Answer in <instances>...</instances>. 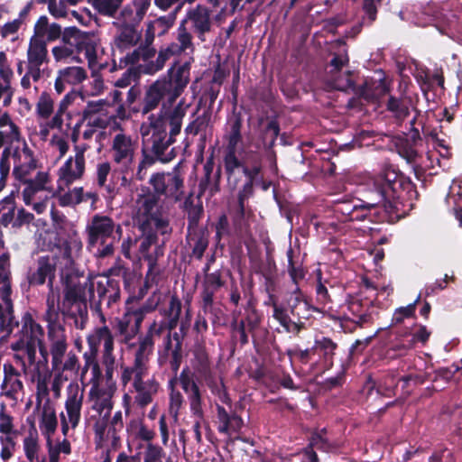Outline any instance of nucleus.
Returning <instances> with one entry per match:
<instances>
[{"instance_id": "nucleus-33", "label": "nucleus", "mask_w": 462, "mask_h": 462, "mask_svg": "<svg viewBox=\"0 0 462 462\" xmlns=\"http://www.w3.org/2000/svg\"><path fill=\"white\" fill-rule=\"evenodd\" d=\"M135 24L127 23L122 26L114 38L112 49L114 53L124 51L134 47L141 39L140 32L135 29Z\"/></svg>"}, {"instance_id": "nucleus-41", "label": "nucleus", "mask_w": 462, "mask_h": 462, "mask_svg": "<svg viewBox=\"0 0 462 462\" xmlns=\"http://www.w3.org/2000/svg\"><path fill=\"white\" fill-rule=\"evenodd\" d=\"M254 214L250 208L245 204H238L237 209L232 217L233 226L239 236H246L250 232L251 223L254 221Z\"/></svg>"}, {"instance_id": "nucleus-50", "label": "nucleus", "mask_w": 462, "mask_h": 462, "mask_svg": "<svg viewBox=\"0 0 462 462\" xmlns=\"http://www.w3.org/2000/svg\"><path fill=\"white\" fill-rule=\"evenodd\" d=\"M85 34L86 32H83L75 26L68 27L63 32H61L60 43L65 45L67 48L71 49L74 53H77Z\"/></svg>"}, {"instance_id": "nucleus-6", "label": "nucleus", "mask_w": 462, "mask_h": 462, "mask_svg": "<svg viewBox=\"0 0 462 462\" xmlns=\"http://www.w3.org/2000/svg\"><path fill=\"white\" fill-rule=\"evenodd\" d=\"M242 122L240 118H235L228 123V129L223 136L224 146V168L227 175L229 185L234 188L238 183L240 168L253 157L263 161V154L251 149L250 145L244 143L242 134Z\"/></svg>"}, {"instance_id": "nucleus-57", "label": "nucleus", "mask_w": 462, "mask_h": 462, "mask_svg": "<svg viewBox=\"0 0 462 462\" xmlns=\"http://www.w3.org/2000/svg\"><path fill=\"white\" fill-rule=\"evenodd\" d=\"M206 176L205 180H202L199 183L200 194L208 193V197L211 198L216 195L219 190V173H217L216 179L212 180L210 179L211 166L206 164L205 167Z\"/></svg>"}, {"instance_id": "nucleus-53", "label": "nucleus", "mask_w": 462, "mask_h": 462, "mask_svg": "<svg viewBox=\"0 0 462 462\" xmlns=\"http://www.w3.org/2000/svg\"><path fill=\"white\" fill-rule=\"evenodd\" d=\"M88 4L101 15L113 18L122 3L119 0H88Z\"/></svg>"}, {"instance_id": "nucleus-5", "label": "nucleus", "mask_w": 462, "mask_h": 462, "mask_svg": "<svg viewBox=\"0 0 462 462\" xmlns=\"http://www.w3.org/2000/svg\"><path fill=\"white\" fill-rule=\"evenodd\" d=\"M34 34L30 39L26 53L25 74L21 78L20 85L23 90L32 88V82H38L44 72L42 66L49 61L47 42H54L61 36V26L50 23L47 16H41L34 24Z\"/></svg>"}, {"instance_id": "nucleus-7", "label": "nucleus", "mask_w": 462, "mask_h": 462, "mask_svg": "<svg viewBox=\"0 0 462 462\" xmlns=\"http://www.w3.org/2000/svg\"><path fill=\"white\" fill-rule=\"evenodd\" d=\"M122 226L108 216L94 215L86 226L87 243L89 250H95L99 258L110 256L115 245L121 239Z\"/></svg>"}, {"instance_id": "nucleus-45", "label": "nucleus", "mask_w": 462, "mask_h": 462, "mask_svg": "<svg viewBox=\"0 0 462 462\" xmlns=\"http://www.w3.org/2000/svg\"><path fill=\"white\" fill-rule=\"evenodd\" d=\"M47 311H46V319L48 321V328L50 326H60L56 323L59 312L61 311L65 316L73 319L71 316L64 313L63 311V303L60 306V293L59 290L54 289L52 286L51 289H49V293L47 297Z\"/></svg>"}, {"instance_id": "nucleus-12", "label": "nucleus", "mask_w": 462, "mask_h": 462, "mask_svg": "<svg viewBox=\"0 0 462 462\" xmlns=\"http://www.w3.org/2000/svg\"><path fill=\"white\" fill-rule=\"evenodd\" d=\"M84 404V389L77 383H69L66 388L63 410L59 413L60 430L64 437L69 436L70 430H75L82 417Z\"/></svg>"}, {"instance_id": "nucleus-32", "label": "nucleus", "mask_w": 462, "mask_h": 462, "mask_svg": "<svg viewBox=\"0 0 462 462\" xmlns=\"http://www.w3.org/2000/svg\"><path fill=\"white\" fill-rule=\"evenodd\" d=\"M87 79V71L82 67H67L58 71L54 89L60 95L65 91L67 85H78Z\"/></svg>"}, {"instance_id": "nucleus-37", "label": "nucleus", "mask_w": 462, "mask_h": 462, "mask_svg": "<svg viewBox=\"0 0 462 462\" xmlns=\"http://www.w3.org/2000/svg\"><path fill=\"white\" fill-rule=\"evenodd\" d=\"M152 0H132L121 11V15L126 23L139 24L151 7Z\"/></svg>"}, {"instance_id": "nucleus-38", "label": "nucleus", "mask_w": 462, "mask_h": 462, "mask_svg": "<svg viewBox=\"0 0 462 462\" xmlns=\"http://www.w3.org/2000/svg\"><path fill=\"white\" fill-rule=\"evenodd\" d=\"M12 291H2V301L0 303V328L6 334H10L14 327L17 325V321L14 319L13 301L11 299Z\"/></svg>"}, {"instance_id": "nucleus-58", "label": "nucleus", "mask_w": 462, "mask_h": 462, "mask_svg": "<svg viewBox=\"0 0 462 462\" xmlns=\"http://www.w3.org/2000/svg\"><path fill=\"white\" fill-rule=\"evenodd\" d=\"M193 365L201 375L206 377L210 374L208 355L204 347L198 346L195 348Z\"/></svg>"}, {"instance_id": "nucleus-39", "label": "nucleus", "mask_w": 462, "mask_h": 462, "mask_svg": "<svg viewBox=\"0 0 462 462\" xmlns=\"http://www.w3.org/2000/svg\"><path fill=\"white\" fill-rule=\"evenodd\" d=\"M344 317L356 324L362 325L368 321L367 307L357 297H351L345 304Z\"/></svg>"}, {"instance_id": "nucleus-49", "label": "nucleus", "mask_w": 462, "mask_h": 462, "mask_svg": "<svg viewBox=\"0 0 462 462\" xmlns=\"http://www.w3.org/2000/svg\"><path fill=\"white\" fill-rule=\"evenodd\" d=\"M313 448L326 452H328L333 448L328 439L325 437V432L323 431L316 432L311 436L310 448H307L305 452L310 462H318L317 454L312 450Z\"/></svg>"}, {"instance_id": "nucleus-16", "label": "nucleus", "mask_w": 462, "mask_h": 462, "mask_svg": "<svg viewBox=\"0 0 462 462\" xmlns=\"http://www.w3.org/2000/svg\"><path fill=\"white\" fill-rule=\"evenodd\" d=\"M14 417L5 405L0 408V458L6 462L11 459L16 450L20 430L15 426Z\"/></svg>"}, {"instance_id": "nucleus-10", "label": "nucleus", "mask_w": 462, "mask_h": 462, "mask_svg": "<svg viewBox=\"0 0 462 462\" xmlns=\"http://www.w3.org/2000/svg\"><path fill=\"white\" fill-rule=\"evenodd\" d=\"M50 341V354L51 356V369L59 370L63 374L77 372L79 367L78 356L69 352L65 329L62 326H50L48 332Z\"/></svg>"}, {"instance_id": "nucleus-48", "label": "nucleus", "mask_w": 462, "mask_h": 462, "mask_svg": "<svg viewBox=\"0 0 462 462\" xmlns=\"http://www.w3.org/2000/svg\"><path fill=\"white\" fill-rule=\"evenodd\" d=\"M15 212L14 196L11 193L0 201V224L4 226H12Z\"/></svg>"}, {"instance_id": "nucleus-59", "label": "nucleus", "mask_w": 462, "mask_h": 462, "mask_svg": "<svg viewBox=\"0 0 462 462\" xmlns=\"http://www.w3.org/2000/svg\"><path fill=\"white\" fill-rule=\"evenodd\" d=\"M387 109L393 113V116L398 121H403L410 114L408 103L394 97H389Z\"/></svg>"}, {"instance_id": "nucleus-19", "label": "nucleus", "mask_w": 462, "mask_h": 462, "mask_svg": "<svg viewBox=\"0 0 462 462\" xmlns=\"http://www.w3.org/2000/svg\"><path fill=\"white\" fill-rule=\"evenodd\" d=\"M33 414L38 418L39 430L44 439L52 438L59 421L50 394L35 396Z\"/></svg>"}, {"instance_id": "nucleus-11", "label": "nucleus", "mask_w": 462, "mask_h": 462, "mask_svg": "<svg viewBox=\"0 0 462 462\" xmlns=\"http://www.w3.org/2000/svg\"><path fill=\"white\" fill-rule=\"evenodd\" d=\"M113 129H118L119 132L115 134L111 140L109 152L112 162L118 166L122 173L128 174L134 170L138 142L125 133L116 122L114 123Z\"/></svg>"}, {"instance_id": "nucleus-13", "label": "nucleus", "mask_w": 462, "mask_h": 462, "mask_svg": "<svg viewBox=\"0 0 462 462\" xmlns=\"http://www.w3.org/2000/svg\"><path fill=\"white\" fill-rule=\"evenodd\" d=\"M9 150L6 161L10 163V158L14 160L13 175L20 184L32 181L39 168L38 160L33 152L26 143L23 147H5L4 150Z\"/></svg>"}, {"instance_id": "nucleus-47", "label": "nucleus", "mask_w": 462, "mask_h": 462, "mask_svg": "<svg viewBox=\"0 0 462 462\" xmlns=\"http://www.w3.org/2000/svg\"><path fill=\"white\" fill-rule=\"evenodd\" d=\"M77 53H84L91 69L97 67V43L88 32H86Z\"/></svg>"}, {"instance_id": "nucleus-29", "label": "nucleus", "mask_w": 462, "mask_h": 462, "mask_svg": "<svg viewBox=\"0 0 462 462\" xmlns=\"http://www.w3.org/2000/svg\"><path fill=\"white\" fill-rule=\"evenodd\" d=\"M14 72L5 51H0V96L4 98V107L11 105L14 94L12 81Z\"/></svg>"}, {"instance_id": "nucleus-8", "label": "nucleus", "mask_w": 462, "mask_h": 462, "mask_svg": "<svg viewBox=\"0 0 462 462\" xmlns=\"http://www.w3.org/2000/svg\"><path fill=\"white\" fill-rule=\"evenodd\" d=\"M149 361L134 356L131 365H121L120 383L124 387L132 383L136 393L134 402L142 408L152 402L159 389V383L155 379L147 378Z\"/></svg>"}, {"instance_id": "nucleus-23", "label": "nucleus", "mask_w": 462, "mask_h": 462, "mask_svg": "<svg viewBox=\"0 0 462 462\" xmlns=\"http://www.w3.org/2000/svg\"><path fill=\"white\" fill-rule=\"evenodd\" d=\"M56 259L52 256H41L37 259L34 267L27 273V281L31 286L43 285L46 282L48 288L51 289L55 279Z\"/></svg>"}, {"instance_id": "nucleus-15", "label": "nucleus", "mask_w": 462, "mask_h": 462, "mask_svg": "<svg viewBox=\"0 0 462 462\" xmlns=\"http://www.w3.org/2000/svg\"><path fill=\"white\" fill-rule=\"evenodd\" d=\"M348 56L344 51L334 56L329 65L327 68L325 83L330 89H336L340 91H353L355 90V85L351 78L349 70L342 71L343 68L348 64Z\"/></svg>"}, {"instance_id": "nucleus-60", "label": "nucleus", "mask_w": 462, "mask_h": 462, "mask_svg": "<svg viewBox=\"0 0 462 462\" xmlns=\"http://www.w3.org/2000/svg\"><path fill=\"white\" fill-rule=\"evenodd\" d=\"M210 121V114L208 112L198 116L189 125L185 128L187 134L197 135L199 134H205L208 127Z\"/></svg>"}, {"instance_id": "nucleus-22", "label": "nucleus", "mask_w": 462, "mask_h": 462, "mask_svg": "<svg viewBox=\"0 0 462 462\" xmlns=\"http://www.w3.org/2000/svg\"><path fill=\"white\" fill-rule=\"evenodd\" d=\"M180 23H183L187 27L189 25L201 42H206V35L211 32L213 27L210 10L201 5L189 9Z\"/></svg>"}, {"instance_id": "nucleus-4", "label": "nucleus", "mask_w": 462, "mask_h": 462, "mask_svg": "<svg viewBox=\"0 0 462 462\" xmlns=\"http://www.w3.org/2000/svg\"><path fill=\"white\" fill-rule=\"evenodd\" d=\"M185 107L180 103L169 115H151L141 126V134L144 143L151 145L157 159L166 162L171 160L167 151L175 142V136L180 134Z\"/></svg>"}, {"instance_id": "nucleus-43", "label": "nucleus", "mask_w": 462, "mask_h": 462, "mask_svg": "<svg viewBox=\"0 0 462 462\" xmlns=\"http://www.w3.org/2000/svg\"><path fill=\"white\" fill-rule=\"evenodd\" d=\"M60 189L59 185L53 193L61 207H75L85 201V192L82 187H76L71 189Z\"/></svg>"}, {"instance_id": "nucleus-42", "label": "nucleus", "mask_w": 462, "mask_h": 462, "mask_svg": "<svg viewBox=\"0 0 462 462\" xmlns=\"http://www.w3.org/2000/svg\"><path fill=\"white\" fill-rule=\"evenodd\" d=\"M21 333L24 341L41 343L43 339V328L37 323L30 313H25L22 318Z\"/></svg>"}, {"instance_id": "nucleus-35", "label": "nucleus", "mask_w": 462, "mask_h": 462, "mask_svg": "<svg viewBox=\"0 0 462 462\" xmlns=\"http://www.w3.org/2000/svg\"><path fill=\"white\" fill-rule=\"evenodd\" d=\"M223 284L224 282L218 271L205 274L200 292L202 307L205 310L213 305L214 296Z\"/></svg>"}, {"instance_id": "nucleus-40", "label": "nucleus", "mask_w": 462, "mask_h": 462, "mask_svg": "<svg viewBox=\"0 0 462 462\" xmlns=\"http://www.w3.org/2000/svg\"><path fill=\"white\" fill-rule=\"evenodd\" d=\"M387 91L388 88L384 80L366 79L362 86L355 88L354 93L367 101H372L381 97Z\"/></svg>"}, {"instance_id": "nucleus-3", "label": "nucleus", "mask_w": 462, "mask_h": 462, "mask_svg": "<svg viewBox=\"0 0 462 462\" xmlns=\"http://www.w3.org/2000/svg\"><path fill=\"white\" fill-rule=\"evenodd\" d=\"M404 177L394 170L387 169L372 180L375 198L364 204L359 200L338 202L336 212L344 217L345 221L364 220L367 217L366 210L374 207L383 208L387 213L393 214L399 210V199L402 196Z\"/></svg>"}, {"instance_id": "nucleus-63", "label": "nucleus", "mask_w": 462, "mask_h": 462, "mask_svg": "<svg viewBox=\"0 0 462 462\" xmlns=\"http://www.w3.org/2000/svg\"><path fill=\"white\" fill-rule=\"evenodd\" d=\"M166 457L164 449L154 443H147L143 451V462H163Z\"/></svg>"}, {"instance_id": "nucleus-44", "label": "nucleus", "mask_w": 462, "mask_h": 462, "mask_svg": "<svg viewBox=\"0 0 462 462\" xmlns=\"http://www.w3.org/2000/svg\"><path fill=\"white\" fill-rule=\"evenodd\" d=\"M336 348L337 344L326 337H317L312 346L313 354L320 356L323 365L327 368L332 366Z\"/></svg>"}, {"instance_id": "nucleus-28", "label": "nucleus", "mask_w": 462, "mask_h": 462, "mask_svg": "<svg viewBox=\"0 0 462 462\" xmlns=\"http://www.w3.org/2000/svg\"><path fill=\"white\" fill-rule=\"evenodd\" d=\"M21 374L13 365H4V379L1 384V396L17 402L23 393V383L20 378Z\"/></svg>"}, {"instance_id": "nucleus-52", "label": "nucleus", "mask_w": 462, "mask_h": 462, "mask_svg": "<svg viewBox=\"0 0 462 462\" xmlns=\"http://www.w3.org/2000/svg\"><path fill=\"white\" fill-rule=\"evenodd\" d=\"M54 113V99L46 91L41 93L36 103L35 114L37 118L47 120Z\"/></svg>"}, {"instance_id": "nucleus-34", "label": "nucleus", "mask_w": 462, "mask_h": 462, "mask_svg": "<svg viewBox=\"0 0 462 462\" xmlns=\"http://www.w3.org/2000/svg\"><path fill=\"white\" fill-rule=\"evenodd\" d=\"M195 51L193 36L189 28L180 23L175 33V41L169 45V51L177 56L182 53L192 54Z\"/></svg>"}, {"instance_id": "nucleus-31", "label": "nucleus", "mask_w": 462, "mask_h": 462, "mask_svg": "<svg viewBox=\"0 0 462 462\" xmlns=\"http://www.w3.org/2000/svg\"><path fill=\"white\" fill-rule=\"evenodd\" d=\"M167 323L164 320L160 322L153 321L147 331V334L141 338L138 346L134 352V357L150 360L152 353L154 338L160 337L166 329Z\"/></svg>"}, {"instance_id": "nucleus-17", "label": "nucleus", "mask_w": 462, "mask_h": 462, "mask_svg": "<svg viewBox=\"0 0 462 462\" xmlns=\"http://www.w3.org/2000/svg\"><path fill=\"white\" fill-rule=\"evenodd\" d=\"M84 366L81 371V379L90 369L89 389L87 394V403L89 415H97L100 390H102V371L100 365L91 354L85 352L83 355Z\"/></svg>"}, {"instance_id": "nucleus-18", "label": "nucleus", "mask_w": 462, "mask_h": 462, "mask_svg": "<svg viewBox=\"0 0 462 462\" xmlns=\"http://www.w3.org/2000/svg\"><path fill=\"white\" fill-rule=\"evenodd\" d=\"M14 359L21 364L24 374L35 383V396L50 394V381L51 380V370L49 368L48 361L38 360L26 365L23 356L14 355Z\"/></svg>"}, {"instance_id": "nucleus-9", "label": "nucleus", "mask_w": 462, "mask_h": 462, "mask_svg": "<svg viewBox=\"0 0 462 462\" xmlns=\"http://www.w3.org/2000/svg\"><path fill=\"white\" fill-rule=\"evenodd\" d=\"M134 219L143 233L155 229L166 234L169 230L168 221L160 214L158 198L148 188H142L137 194Z\"/></svg>"}, {"instance_id": "nucleus-36", "label": "nucleus", "mask_w": 462, "mask_h": 462, "mask_svg": "<svg viewBox=\"0 0 462 462\" xmlns=\"http://www.w3.org/2000/svg\"><path fill=\"white\" fill-rule=\"evenodd\" d=\"M217 418L218 421L217 430L228 436L240 431L244 425V421L240 416L235 412H227L226 410L220 405H217Z\"/></svg>"}, {"instance_id": "nucleus-24", "label": "nucleus", "mask_w": 462, "mask_h": 462, "mask_svg": "<svg viewBox=\"0 0 462 462\" xmlns=\"http://www.w3.org/2000/svg\"><path fill=\"white\" fill-rule=\"evenodd\" d=\"M86 171V159L70 155L57 171V183L60 189H68L75 181L80 180Z\"/></svg>"}, {"instance_id": "nucleus-26", "label": "nucleus", "mask_w": 462, "mask_h": 462, "mask_svg": "<svg viewBox=\"0 0 462 462\" xmlns=\"http://www.w3.org/2000/svg\"><path fill=\"white\" fill-rule=\"evenodd\" d=\"M262 171L263 161H258L256 157L249 159L245 165L241 166L240 172L244 173L247 180L238 192V204H245V201L253 196L254 185L258 184L259 175L262 174Z\"/></svg>"}, {"instance_id": "nucleus-62", "label": "nucleus", "mask_w": 462, "mask_h": 462, "mask_svg": "<svg viewBox=\"0 0 462 462\" xmlns=\"http://www.w3.org/2000/svg\"><path fill=\"white\" fill-rule=\"evenodd\" d=\"M181 312V301L177 295H171L169 302V308L164 311V315L169 319V329L173 328L179 320Z\"/></svg>"}, {"instance_id": "nucleus-51", "label": "nucleus", "mask_w": 462, "mask_h": 462, "mask_svg": "<svg viewBox=\"0 0 462 462\" xmlns=\"http://www.w3.org/2000/svg\"><path fill=\"white\" fill-rule=\"evenodd\" d=\"M162 83L156 80L149 88L144 99V112L153 109L162 97L168 99V91H166Z\"/></svg>"}, {"instance_id": "nucleus-2", "label": "nucleus", "mask_w": 462, "mask_h": 462, "mask_svg": "<svg viewBox=\"0 0 462 462\" xmlns=\"http://www.w3.org/2000/svg\"><path fill=\"white\" fill-rule=\"evenodd\" d=\"M103 367L105 373L102 374V390L99 393L97 413L89 415V421L92 424L97 444L115 447L119 442V433L124 429L122 411H116L112 414L117 392V383L115 379L117 365H103Z\"/></svg>"}, {"instance_id": "nucleus-30", "label": "nucleus", "mask_w": 462, "mask_h": 462, "mask_svg": "<svg viewBox=\"0 0 462 462\" xmlns=\"http://www.w3.org/2000/svg\"><path fill=\"white\" fill-rule=\"evenodd\" d=\"M51 183V179L48 171H37L32 181L22 183V197L25 205L30 206L36 200L39 193L48 190Z\"/></svg>"}, {"instance_id": "nucleus-56", "label": "nucleus", "mask_w": 462, "mask_h": 462, "mask_svg": "<svg viewBox=\"0 0 462 462\" xmlns=\"http://www.w3.org/2000/svg\"><path fill=\"white\" fill-rule=\"evenodd\" d=\"M288 273L291 281L298 286V282L305 277V270L302 263L294 260V252L291 247L287 251Z\"/></svg>"}, {"instance_id": "nucleus-54", "label": "nucleus", "mask_w": 462, "mask_h": 462, "mask_svg": "<svg viewBox=\"0 0 462 462\" xmlns=\"http://www.w3.org/2000/svg\"><path fill=\"white\" fill-rule=\"evenodd\" d=\"M155 55V50L149 46L139 47L134 50L131 53H127L125 57L126 64L139 65L142 68L141 61L148 62Z\"/></svg>"}, {"instance_id": "nucleus-1", "label": "nucleus", "mask_w": 462, "mask_h": 462, "mask_svg": "<svg viewBox=\"0 0 462 462\" xmlns=\"http://www.w3.org/2000/svg\"><path fill=\"white\" fill-rule=\"evenodd\" d=\"M96 292L98 300L108 298V304L119 298L117 282L106 276L87 278L80 282L79 277H69L63 299V311L71 316L77 328L83 329L88 320L87 300H94Z\"/></svg>"}, {"instance_id": "nucleus-55", "label": "nucleus", "mask_w": 462, "mask_h": 462, "mask_svg": "<svg viewBox=\"0 0 462 462\" xmlns=\"http://www.w3.org/2000/svg\"><path fill=\"white\" fill-rule=\"evenodd\" d=\"M273 317L284 328L287 332H299L300 326L291 321L287 310L276 303L273 304Z\"/></svg>"}, {"instance_id": "nucleus-64", "label": "nucleus", "mask_w": 462, "mask_h": 462, "mask_svg": "<svg viewBox=\"0 0 462 462\" xmlns=\"http://www.w3.org/2000/svg\"><path fill=\"white\" fill-rule=\"evenodd\" d=\"M129 427V430L134 432L135 438L147 441L148 443H152V441L155 437V432L142 421L132 420Z\"/></svg>"}, {"instance_id": "nucleus-25", "label": "nucleus", "mask_w": 462, "mask_h": 462, "mask_svg": "<svg viewBox=\"0 0 462 462\" xmlns=\"http://www.w3.org/2000/svg\"><path fill=\"white\" fill-rule=\"evenodd\" d=\"M162 299L163 294L161 291H154L148 299L145 306L137 309H127L123 317L119 319L130 328V331L133 334H137L143 320L144 314L155 310L162 302Z\"/></svg>"}, {"instance_id": "nucleus-46", "label": "nucleus", "mask_w": 462, "mask_h": 462, "mask_svg": "<svg viewBox=\"0 0 462 462\" xmlns=\"http://www.w3.org/2000/svg\"><path fill=\"white\" fill-rule=\"evenodd\" d=\"M156 236L153 234H148L141 238L140 245H139V253L147 261L148 263V273L147 278H149L152 273H156V265H157V255L159 254L160 249H156V255L149 254L148 252L151 246L155 244Z\"/></svg>"}, {"instance_id": "nucleus-61", "label": "nucleus", "mask_w": 462, "mask_h": 462, "mask_svg": "<svg viewBox=\"0 0 462 462\" xmlns=\"http://www.w3.org/2000/svg\"><path fill=\"white\" fill-rule=\"evenodd\" d=\"M0 285L2 286V291H12L10 281V256L7 253H4L0 255Z\"/></svg>"}, {"instance_id": "nucleus-27", "label": "nucleus", "mask_w": 462, "mask_h": 462, "mask_svg": "<svg viewBox=\"0 0 462 462\" xmlns=\"http://www.w3.org/2000/svg\"><path fill=\"white\" fill-rule=\"evenodd\" d=\"M430 336V331L425 326L416 325L411 331L404 333L393 343L392 349L404 355L407 351L414 348L418 344L425 345Z\"/></svg>"}, {"instance_id": "nucleus-20", "label": "nucleus", "mask_w": 462, "mask_h": 462, "mask_svg": "<svg viewBox=\"0 0 462 462\" xmlns=\"http://www.w3.org/2000/svg\"><path fill=\"white\" fill-rule=\"evenodd\" d=\"M190 63L176 64L168 70V76L158 79L168 91V101L174 102L189 82Z\"/></svg>"}, {"instance_id": "nucleus-21", "label": "nucleus", "mask_w": 462, "mask_h": 462, "mask_svg": "<svg viewBox=\"0 0 462 462\" xmlns=\"http://www.w3.org/2000/svg\"><path fill=\"white\" fill-rule=\"evenodd\" d=\"M149 183L154 189V194L163 195L175 201L182 196L183 180L177 172L155 173L150 178Z\"/></svg>"}, {"instance_id": "nucleus-14", "label": "nucleus", "mask_w": 462, "mask_h": 462, "mask_svg": "<svg viewBox=\"0 0 462 462\" xmlns=\"http://www.w3.org/2000/svg\"><path fill=\"white\" fill-rule=\"evenodd\" d=\"M102 326L95 328L87 337L88 346V353L91 354L95 358L97 356L98 347L101 349V365L116 364V356L115 354V337L110 328L105 324L106 319L100 314Z\"/></svg>"}]
</instances>
